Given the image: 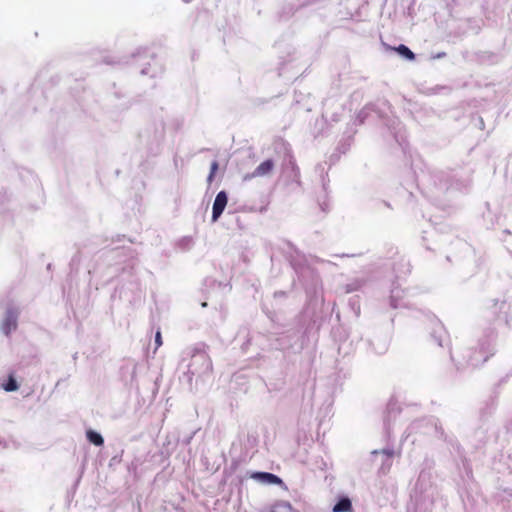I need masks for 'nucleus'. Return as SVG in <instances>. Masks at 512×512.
<instances>
[{
  "label": "nucleus",
  "instance_id": "obj_1",
  "mask_svg": "<svg viewBox=\"0 0 512 512\" xmlns=\"http://www.w3.org/2000/svg\"><path fill=\"white\" fill-rule=\"evenodd\" d=\"M228 202V197L225 191H220L214 200L212 208V221L215 222L223 213Z\"/></svg>",
  "mask_w": 512,
  "mask_h": 512
},
{
  "label": "nucleus",
  "instance_id": "obj_2",
  "mask_svg": "<svg viewBox=\"0 0 512 512\" xmlns=\"http://www.w3.org/2000/svg\"><path fill=\"white\" fill-rule=\"evenodd\" d=\"M251 477L266 484L279 485L282 483V480L277 475L269 472H255Z\"/></svg>",
  "mask_w": 512,
  "mask_h": 512
},
{
  "label": "nucleus",
  "instance_id": "obj_3",
  "mask_svg": "<svg viewBox=\"0 0 512 512\" xmlns=\"http://www.w3.org/2000/svg\"><path fill=\"white\" fill-rule=\"evenodd\" d=\"M274 169V162L271 159L260 163L253 172L254 177H263L269 175Z\"/></svg>",
  "mask_w": 512,
  "mask_h": 512
},
{
  "label": "nucleus",
  "instance_id": "obj_4",
  "mask_svg": "<svg viewBox=\"0 0 512 512\" xmlns=\"http://www.w3.org/2000/svg\"><path fill=\"white\" fill-rule=\"evenodd\" d=\"M17 327V318L13 312H8L2 324L3 332L8 335L12 330Z\"/></svg>",
  "mask_w": 512,
  "mask_h": 512
},
{
  "label": "nucleus",
  "instance_id": "obj_5",
  "mask_svg": "<svg viewBox=\"0 0 512 512\" xmlns=\"http://www.w3.org/2000/svg\"><path fill=\"white\" fill-rule=\"evenodd\" d=\"M333 512H353L351 500L348 497L341 498L333 507Z\"/></svg>",
  "mask_w": 512,
  "mask_h": 512
},
{
  "label": "nucleus",
  "instance_id": "obj_6",
  "mask_svg": "<svg viewBox=\"0 0 512 512\" xmlns=\"http://www.w3.org/2000/svg\"><path fill=\"white\" fill-rule=\"evenodd\" d=\"M86 437L95 446H102L104 444L103 437L92 429L86 431Z\"/></svg>",
  "mask_w": 512,
  "mask_h": 512
},
{
  "label": "nucleus",
  "instance_id": "obj_7",
  "mask_svg": "<svg viewBox=\"0 0 512 512\" xmlns=\"http://www.w3.org/2000/svg\"><path fill=\"white\" fill-rule=\"evenodd\" d=\"M18 387L19 386L15 379V376L12 373L8 376L7 381L1 384V388L4 389L6 392L16 391Z\"/></svg>",
  "mask_w": 512,
  "mask_h": 512
},
{
  "label": "nucleus",
  "instance_id": "obj_8",
  "mask_svg": "<svg viewBox=\"0 0 512 512\" xmlns=\"http://www.w3.org/2000/svg\"><path fill=\"white\" fill-rule=\"evenodd\" d=\"M393 49L410 61L415 59V54L407 46L403 44H400L399 46L394 47Z\"/></svg>",
  "mask_w": 512,
  "mask_h": 512
},
{
  "label": "nucleus",
  "instance_id": "obj_9",
  "mask_svg": "<svg viewBox=\"0 0 512 512\" xmlns=\"http://www.w3.org/2000/svg\"><path fill=\"white\" fill-rule=\"evenodd\" d=\"M218 168H219L218 162L217 161H213L211 163L210 173H209L208 178H207L208 183H211L213 181L214 176H215Z\"/></svg>",
  "mask_w": 512,
  "mask_h": 512
},
{
  "label": "nucleus",
  "instance_id": "obj_10",
  "mask_svg": "<svg viewBox=\"0 0 512 512\" xmlns=\"http://www.w3.org/2000/svg\"><path fill=\"white\" fill-rule=\"evenodd\" d=\"M155 343H156V349L162 345V336H161V332L160 331L156 332Z\"/></svg>",
  "mask_w": 512,
  "mask_h": 512
},
{
  "label": "nucleus",
  "instance_id": "obj_11",
  "mask_svg": "<svg viewBox=\"0 0 512 512\" xmlns=\"http://www.w3.org/2000/svg\"><path fill=\"white\" fill-rule=\"evenodd\" d=\"M282 509L284 510H287V511H290L292 508H291V505L290 504H283L280 506Z\"/></svg>",
  "mask_w": 512,
  "mask_h": 512
}]
</instances>
